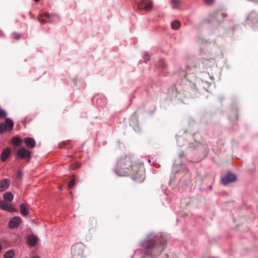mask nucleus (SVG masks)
<instances>
[{
  "mask_svg": "<svg viewBox=\"0 0 258 258\" xmlns=\"http://www.w3.org/2000/svg\"><path fill=\"white\" fill-rule=\"evenodd\" d=\"M75 183H76L75 179L74 178H73V179H72L71 180V181L69 183L68 188L71 189V188H73V187H74V186L75 185Z\"/></svg>",
  "mask_w": 258,
  "mask_h": 258,
  "instance_id": "obj_24",
  "label": "nucleus"
},
{
  "mask_svg": "<svg viewBox=\"0 0 258 258\" xmlns=\"http://www.w3.org/2000/svg\"><path fill=\"white\" fill-rule=\"evenodd\" d=\"M21 142V140L19 137H15L12 139V143L16 146H18Z\"/></svg>",
  "mask_w": 258,
  "mask_h": 258,
  "instance_id": "obj_22",
  "label": "nucleus"
},
{
  "mask_svg": "<svg viewBox=\"0 0 258 258\" xmlns=\"http://www.w3.org/2000/svg\"><path fill=\"white\" fill-rule=\"evenodd\" d=\"M171 27L173 30H177L179 28L180 26V23L178 21H174L172 22L171 24Z\"/></svg>",
  "mask_w": 258,
  "mask_h": 258,
  "instance_id": "obj_18",
  "label": "nucleus"
},
{
  "mask_svg": "<svg viewBox=\"0 0 258 258\" xmlns=\"http://www.w3.org/2000/svg\"><path fill=\"white\" fill-rule=\"evenodd\" d=\"M212 59H214V58H211H211H210L209 59H207L206 58L203 57V58H201V62H202L203 63H206V61H211V60Z\"/></svg>",
  "mask_w": 258,
  "mask_h": 258,
  "instance_id": "obj_30",
  "label": "nucleus"
},
{
  "mask_svg": "<svg viewBox=\"0 0 258 258\" xmlns=\"http://www.w3.org/2000/svg\"><path fill=\"white\" fill-rule=\"evenodd\" d=\"M58 188L59 190H62L63 189V185H62L59 186Z\"/></svg>",
  "mask_w": 258,
  "mask_h": 258,
  "instance_id": "obj_36",
  "label": "nucleus"
},
{
  "mask_svg": "<svg viewBox=\"0 0 258 258\" xmlns=\"http://www.w3.org/2000/svg\"><path fill=\"white\" fill-rule=\"evenodd\" d=\"M0 206L1 208L5 210H8L10 212H13L15 211V209L13 206L12 204L7 202H4L3 201L0 202Z\"/></svg>",
  "mask_w": 258,
  "mask_h": 258,
  "instance_id": "obj_12",
  "label": "nucleus"
},
{
  "mask_svg": "<svg viewBox=\"0 0 258 258\" xmlns=\"http://www.w3.org/2000/svg\"><path fill=\"white\" fill-rule=\"evenodd\" d=\"M22 222V219L19 217H13L9 222L10 228H16L19 227Z\"/></svg>",
  "mask_w": 258,
  "mask_h": 258,
  "instance_id": "obj_9",
  "label": "nucleus"
},
{
  "mask_svg": "<svg viewBox=\"0 0 258 258\" xmlns=\"http://www.w3.org/2000/svg\"><path fill=\"white\" fill-rule=\"evenodd\" d=\"M184 141V138L182 137H178L177 138V144L179 146H182L184 145L183 142Z\"/></svg>",
  "mask_w": 258,
  "mask_h": 258,
  "instance_id": "obj_23",
  "label": "nucleus"
},
{
  "mask_svg": "<svg viewBox=\"0 0 258 258\" xmlns=\"http://www.w3.org/2000/svg\"><path fill=\"white\" fill-rule=\"evenodd\" d=\"M44 17V13L43 14H40L37 17V20L41 23V24L44 25L46 23V21L43 18Z\"/></svg>",
  "mask_w": 258,
  "mask_h": 258,
  "instance_id": "obj_21",
  "label": "nucleus"
},
{
  "mask_svg": "<svg viewBox=\"0 0 258 258\" xmlns=\"http://www.w3.org/2000/svg\"><path fill=\"white\" fill-rule=\"evenodd\" d=\"M14 127V123L12 119L7 118L6 123H0V134H3L5 131H10Z\"/></svg>",
  "mask_w": 258,
  "mask_h": 258,
  "instance_id": "obj_3",
  "label": "nucleus"
},
{
  "mask_svg": "<svg viewBox=\"0 0 258 258\" xmlns=\"http://www.w3.org/2000/svg\"><path fill=\"white\" fill-rule=\"evenodd\" d=\"M20 212L23 215H28L29 214L28 209L27 206L25 204H22L20 205Z\"/></svg>",
  "mask_w": 258,
  "mask_h": 258,
  "instance_id": "obj_16",
  "label": "nucleus"
},
{
  "mask_svg": "<svg viewBox=\"0 0 258 258\" xmlns=\"http://www.w3.org/2000/svg\"><path fill=\"white\" fill-rule=\"evenodd\" d=\"M24 142L26 146L30 149H33L35 147L36 142L35 140L31 138H26L24 139Z\"/></svg>",
  "mask_w": 258,
  "mask_h": 258,
  "instance_id": "obj_11",
  "label": "nucleus"
},
{
  "mask_svg": "<svg viewBox=\"0 0 258 258\" xmlns=\"http://www.w3.org/2000/svg\"><path fill=\"white\" fill-rule=\"evenodd\" d=\"M11 154V149L7 148L5 149L1 155V160L3 161H6Z\"/></svg>",
  "mask_w": 258,
  "mask_h": 258,
  "instance_id": "obj_14",
  "label": "nucleus"
},
{
  "mask_svg": "<svg viewBox=\"0 0 258 258\" xmlns=\"http://www.w3.org/2000/svg\"><path fill=\"white\" fill-rule=\"evenodd\" d=\"M33 258H39V257L37 255H35L33 257Z\"/></svg>",
  "mask_w": 258,
  "mask_h": 258,
  "instance_id": "obj_38",
  "label": "nucleus"
},
{
  "mask_svg": "<svg viewBox=\"0 0 258 258\" xmlns=\"http://www.w3.org/2000/svg\"><path fill=\"white\" fill-rule=\"evenodd\" d=\"M38 238L34 235H31L28 237V244L31 246H34L36 244Z\"/></svg>",
  "mask_w": 258,
  "mask_h": 258,
  "instance_id": "obj_15",
  "label": "nucleus"
},
{
  "mask_svg": "<svg viewBox=\"0 0 258 258\" xmlns=\"http://www.w3.org/2000/svg\"><path fill=\"white\" fill-rule=\"evenodd\" d=\"M3 249V246L1 244H0V252L2 251Z\"/></svg>",
  "mask_w": 258,
  "mask_h": 258,
  "instance_id": "obj_37",
  "label": "nucleus"
},
{
  "mask_svg": "<svg viewBox=\"0 0 258 258\" xmlns=\"http://www.w3.org/2000/svg\"><path fill=\"white\" fill-rule=\"evenodd\" d=\"M178 156L180 158H182L185 156V154L184 152L181 151L179 153Z\"/></svg>",
  "mask_w": 258,
  "mask_h": 258,
  "instance_id": "obj_32",
  "label": "nucleus"
},
{
  "mask_svg": "<svg viewBox=\"0 0 258 258\" xmlns=\"http://www.w3.org/2000/svg\"><path fill=\"white\" fill-rule=\"evenodd\" d=\"M150 239L145 245V251L147 254L157 256L160 254L166 243V236L159 233L153 237L151 234L149 235Z\"/></svg>",
  "mask_w": 258,
  "mask_h": 258,
  "instance_id": "obj_2",
  "label": "nucleus"
},
{
  "mask_svg": "<svg viewBox=\"0 0 258 258\" xmlns=\"http://www.w3.org/2000/svg\"><path fill=\"white\" fill-rule=\"evenodd\" d=\"M144 59L146 61H148L150 59V55L148 52H145L144 54Z\"/></svg>",
  "mask_w": 258,
  "mask_h": 258,
  "instance_id": "obj_28",
  "label": "nucleus"
},
{
  "mask_svg": "<svg viewBox=\"0 0 258 258\" xmlns=\"http://www.w3.org/2000/svg\"><path fill=\"white\" fill-rule=\"evenodd\" d=\"M204 1H205V2H206V3H207L208 4H212L213 2V0H204Z\"/></svg>",
  "mask_w": 258,
  "mask_h": 258,
  "instance_id": "obj_34",
  "label": "nucleus"
},
{
  "mask_svg": "<svg viewBox=\"0 0 258 258\" xmlns=\"http://www.w3.org/2000/svg\"><path fill=\"white\" fill-rule=\"evenodd\" d=\"M18 155L22 159H28L31 156V152L24 148L20 149L17 152Z\"/></svg>",
  "mask_w": 258,
  "mask_h": 258,
  "instance_id": "obj_8",
  "label": "nucleus"
},
{
  "mask_svg": "<svg viewBox=\"0 0 258 258\" xmlns=\"http://www.w3.org/2000/svg\"><path fill=\"white\" fill-rule=\"evenodd\" d=\"M233 114L234 115L235 117L234 118H232V117L231 116H230V119L231 120H236L238 119V115H237V111H234L233 112Z\"/></svg>",
  "mask_w": 258,
  "mask_h": 258,
  "instance_id": "obj_29",
  "label": "nucleus"
},
{
  "mask_svg": "<svg viewBox=\"0 0 258 258\" xmlns=\"http://www.w3.org/2000/svg\"><path fill=\"white\" fill-rule=\"evenodd\" d=\"M138 118V114L137 112L136 111L132 114L130 121V125L132 126L136 132L140 131Z\"/></svg>",
  "mask_w": 258,
  "mask_h": 258,
  "instance_id": "obj_5",
  "label": "nucleus"
},
{
  "mask_svg": "<svg viewBox=\"0 0 258 258\" xmlns=\"http://www.w3.org/2000/svg\"><path fill=\"white\" fill-rule=\"evenodd\" d=\"M257 15L256 13H251V14L250 15V17L251 18H252L255 15Z\"/></svg>",
  "mask_w": 258,
  "mask_h": 258,
  "instance_id": "obj_35",
  "label": "nucleus"
},
{
  "mask_svg": "<svg viewBox=\"0 0 258 258\" xmlns=\"http://www.w3.org/2000/svg\"><path fill=\"white\" fill-rule=\"evenodd\" d=\"M10 185V180L7 179H3L0 182V191H4L6 190Z\"/></svg>",
  "mask_w": 258,
  "mask_h": 258,
  "instance_id": "obj_13",
  "label": "nucleus"
},
{
  "mask_svg": "<svg viewBox=\"0 0 258 258\" xmlns=\"http://www.w3.org/2000/svg\"><path fill=\"white\" fill-rule=\"evenodd\" d=\"M79 164H78V163L73 164L71 165V168L73 169H75L76 168H79Z\"/></svg>",
  "mask_w": 258,
  "mask_h": 258,
  "instance_id": "obj_31",
  "label": "nucleus"
},
{
  "mask_svg": "<svg viewBox=\"0 0 258 258\" xmlns=\"http://www.w3.org/2000/svg\"><path fill=\"white\" fill-rule=\"evenodd\" d=\"M7 116V112L3 109H0V117L4 118L6 117Z\"/></svg>",
  "mask_w": 258,
  "mask_h": 258,
  "instance_id": "obj_27",
  "label": "nucleus"
},
{
  "mask_svg": "<svg viewBox=\"0 0 258 258\" xmlns=\"http://www.w3.org/2000/svg\"><path fill=\"white\" fill-rule=\"evenodd\" d=\"M138 9L146 11L150 10L152 8L151 3L145 0L140 2L137 5Z\"/></svg>",
  "mask_w": 258,
  "mask_h": 258,
  "instance_id": "obj_7",
  "label": "nucleus"
},
{
  "mask_svg": "<svg viewBox=\"0 0 258 258\" xmlns=\"http://www.w3.org/2000/svg\"><path fill=\"white\" fill-rule=\"evenodd\" d=\"M17 176L19 179H21L22 176V174L20 171H18L17 173Z\"/></svg>",
  "mask_w": 258,
  "mask_h": 258,
  "instance_id": "obj_33",
  "label": "nucleus"
},
{
  "mask_svg": "<svg viewBox=\"0 0 258 258\" xmlns=\"http://www.w3.org/2000/svg\"><path fill=\"white\" fill-rule=\"evenodd\" d=\"M4 200L7 201H12L14 199V196L11 192H7L4 195Z\"/></svg>",
  "mask_w": 258,
  "mask_h": 258,
  "instance_id": "obj_17",
  "label": "nucleus"
},
{
  "mask_svg": "<svg viewBox=\"0 0 258 258\" xmlns=\"http://www.w3.org/2000/svg\"><path fill=\"white\" fill-rule=\"evenodd\" d=\"M166 258H168V255H166Z\"/></svg>",
  "mask_w": 258,
  "mask_h": 258,
  "instance_id": "obj_40",
  "label": "nucleus"
},
{
  "mask_svg": "<svg viewBox=\"0 0 258 258\" xmlns=\"http://www.w3.org/2000/svg\"><path fill=\"white\" fill-rule=\"evenodd\" d=\"M236 179L235 174L231 173H227L224 177L222 178V182L224 185L234 182Z\"/></svg>",
  "mask_w": 258,
  "mask_h": 258,
  "instance_id": "obj_6",
  "label": "nucleus"
},
{
  "mask_svg": "<svg viewBox=\"0 0 258 258\" xmlns=\"http://www.w3.org/2000/svg\"><path fill=\"white\" fill-rule=\"evenodd\" d=\"M14 251L13 250H10L7 251L4 254L5 258H14Z\"/></svg>",
  "mask_w": 258,
  "mask_h": 258,
  "instance_id": "obj_20",
  "label": "nucleus"
},
{
  "mask_svg": "<svg viewBox=\"0 0 258 258\" xmlns=\"http://www.w3.org/2000/svg\"><path fill=\"white\" fill-rule=\"evenodd\" d=\"M44 17L48 19L47 22L50 24L55 22V19H59V16L58 14L55 13L49 14L47 12L44 13Z\"/></svg>",
  "mask_w": 258,
  "mask_h": 258,
  "instance_id": "obj_10",
  "label": "nucleus"
},
{
  "mask_svg": "<svg viewBox=\"0 0 258 258\" xmlns=\"http://www.w3.org/2000/svg\"><path fill=\"white\" fill-rule=\"evenodd\" d=\"M85 245L82 243H77L74 245L72 247V253L76 257V256L82 255L83 253Z\"/></svg>",
  "mask_w": 258,
  "mask_h": 258,
  "instance_id": "obj_4",
  "label": "nucleus"
},
{
  "mask_svg": "<svg viewBox=\"0 0 258 258\" xmlns=\"http://www.w3.org/2000/svg\"><path fill=\"white\" fill-rule=\"evenodd\" d=\"M119 176H130L133 180L142 182L145 178V171L142 165L134 162L130 156L120 158L114 169Z\"/></svg>",
  "mask_w": 258,
  "mask_h": 258,
  "instance_id": "obj_1",
  "label": "nucleus"
},
{
  "mask_svg": "<svg viewBox=\"0 0 258 258\" xmlns=\"http://www.w3.org/2000/svg\"><path fill=\"white\" fill-rule=\"evenodd\" d=\"M12 35L13 37L16 40H19L21 38V34L16 32H13Z\"/></svg>",
  "mask_w": 258,
  "mask_h": 258,
  "instance_id": "obj_26",
  "label": "nucleus"
},
{
  "mask_svg": "<svg viewBox=\"0 0 258 258\" xmlns=\"http://www.w3.org/2000/svg\"><path fill=\"white\" fill-rule=\"evenodd\" d=\"M35 2H38L39 1V0H34Z\"/></svg>",
  "mask_w": 258,
  "mask_h": 258,
  "instance_id": "obj_39",
  "label": "nucleus"
},
{
  "mask_svg": "<svg viewBox=\"0 0 258 258\" xmlns=\"http://www.w3.org/2000/svg\"><path fill=\"white\" fill-rule=\"evenodd\" d=\"M180 4V0H171V4L173 9L178 8Z\"/></svg>",
  "mask_w": 258,
  "mask_h": 258,
  "instance_id": "obj_19",
  "label": "nucleus"
},
{
  "mask_svg": "<svg viewBox=\"0 0 258 258\" xmlns=\"http://www.w3.org/2000/svg\"><path fill=\"white\" fill-rule=\"evenodd\" d=\"M69 145V142L68 141H63L61 142L59 145H58V148L59 149H62L63 148H65L66 146H68Z\"/></svg>",
  "mask_w": 258,
  "mask_h": 258,
  "instance_id": "obj_25",
  "label": "nucleus"
}]
</instances>
